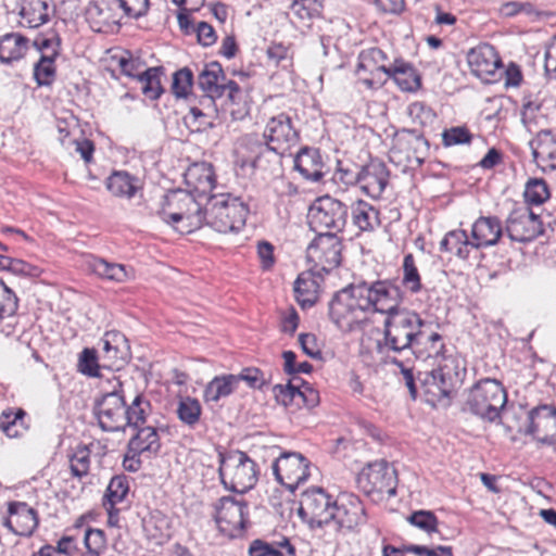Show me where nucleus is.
<instances>
[{
	"label": "nucleus",
	"mask_w": 556,
	"mask_h": 556,
	"mask_svg": "<svg viewBox=\"0 0 556 556\" xmlns=\"http://www.w3.org/2000/svg\"><path fill=\"white\" fill-rule=\"evenodd\" d=\"M424 319L414 311L402 308L383 320V337L377 341V352L383 361L396 355H409L421 339Z\"/></svg>",
	"instance_id": "f257e3e1"
},
{
	"label": "nucleus",
	"mask_w": 556,
	"mask_h": 556,
	"mask_svg": "<svg viewBox=\"0 0 556 556\" xmlns=\"http://www.w3.org/2000/svg\"><path fill=\"white\" fill-rule=\"evenodd\" d=\"M199 87L203 91L200 103L212 112L222 111L231 119L240 121L249 112L243 93L233 80L227 79L224 72H200Z\"/></svg>",
	"instance_id": "f03ea898"
},
{
	"label": "nucleus",
	"mask_w": 556,
	"mask_h": 556,
	"mask_svg": "<svg viewBox=\"0 0 556 556\" xmlns=\"http://www.w3.org/2000/svg\"><path fill=\"white\" fill-rule=\"evenodd\" d=\"M465 375L466 369L457 358H444V364L439 363L435 369L426 372L421 379L420 387L426 403L432 407L448 406Z\"/></svg>",
	"instance_id": "7ed1b4c3"
},
{
	"label": "nucleus",
	"mask_w": 556,
	"mask_h": 556,
	"mask_svg": "<svg viewBox=\"0 0 556 556\" xmlns=\"http://www.w3.org/2000/svg\"><path fill=\"white\" fill-rule=\"evenodd\" d=\"M367 301L358 283H351L334 293L329 302L330 320L342 331L362 329L368 324Z\"/></svg>",
	"instance_id": "20e7f679"
},
{
	"label": "nucleus",
	"mask_w": 556,
	"mask_h": 556,
	"mask_svg": "<svg viewBox=\"0 0 556 556\" xmlns=\"http://www.w3.org/2000/svg\"><path fill=\"white\" fill-rule=\"evenodd\" d=\"M159 214L164 222L175 226L181 233L193 232L205 222V208H202L191 193L182 190L167 193Z\"/></svg>",
	"instance_id": "39448f33"
},
{
	"label": "nucleus",
	"mask_w": 556,
	"mask_h": 556,
	"mask_svg": "<svg viewBox=\"0 0 556 556\" xmlns=\"http://www.w3.org/2000/svg\"><path fill=\"white\" fill-rule=\"evenodd\" d=\"M248 205L230 194H215L205 204L204 225L220 233L239 232L245 225Z\"/></svg>",
	"instance_id": "423d86ee"
},
{
	"label": "nucleus",
	"mask_w": 556,
	"mask_h": 556,
	"mask_svg": "<svg viewBox=\"0 0 556 556\" xmlns=\"http://www.w3.org/2000/svg\"><path fill=\"white\" fill-rule=\"evenodd\" d=\"M219 477L224 486L236 493H245L258 480V469L250 456L239 450L218 452Z\"/></svg>",
	"instance_id": "0eeeda50"
},
{
	"label": "nucleus",
	"mask_w": 556,
	"mask_h": 556,
	"mask_svg": "<svg viewBox=\"0 0 556 556\" xmlns=\"http://www.w3.org/2000/svg\"><path fill=\"white\" fill-rule=\"evenodd\" d=\"M507 403V393L496 379H481L470 390L466 405L468 409L483 420L494 422Z\"/></svg>",
	"instance_id": "6e6552de"
},
{
	"label": "nucleus",
	"mask_w": 556,
	"mask_h": 556,
	"mask_svg": "<svg viewBox=\"0 0 556 556\" xmlns=\"http://www.w3.org/2000/svg\"><path fill=\"white\" fill-rule=\"evenodd\" d=\"M349 215L348 206L330 197L316 199L308 210L309 227L316 232H341L346 225Z\"/></svg>",
	"instance_id": "1a4fd4ad"
},
{
	"label": "nucleus",
	"mask_w": 556,
	"mask_h": 556,
	"mask_svg": "<svg viewBox=\"0 0 556 556\" xmlns=\"http://www.w3.org/2000/svg\"><path fill=\"white\" fill-rule=\"evenodd\" d=\"M365 301H367L368 312H375L386 315L402 309L401 303L403 301V291L399 286L390 280H376L372 282L361 281L358 282Z\"/></svg>",
	"instance_id": "9d476101"
},
{
	"label": "nucleus",
	"mask_w": 556,
	"mask_h": 556,
	"mask_svg": "<svg viewBox=\"0 0 556 556\" xmlns=\"http://www.w3.org/2000/svg\"><path fill=\"white\" fill-rule=\"evenodd\" d=\"M342 241L334 232H319L306 249V260L318 274L341 263Z\"/></svg>",
	"instance_id": "9b49d317"
},
{
	"label": "nucleus",
	"mask_w": 556,
	"mask_h": 556,
	"mask_svg": "<svg viewBox=\"0 0 556 556\" xmlns=\"http://www.w3.org/2000/svg\"><path fill=\"white\" fill-rule=\"evenodd\" d=\"M361 491L369 495L372 493H387L395 495L397 476L396 470L384 459L367 464L356 477Z\"/></svg>",
	"instance_id": "f8f14e48"
},
{
	"label": "nucleus",
	"mask_w": 556,
	"mask_h": 556,
	"mask_svg": "<svg viewBox=\"0 0 556 556\" xmlns=\"http://www.w3.org/2000/svg\"><path fill=\"white\" fill-rule=\"evenodd\" d=\"M121 388V381L116 380L113 390L104 393L96 403V416L103 431H124L127 427L126 403Z\"/></svg>",
	"instance_id": "ddd939ff"
},
{
	"label": "nucleus",
	"mask_w": 556,
	"mask_h": 556,
	"mask_svg": "<svg viewBox=\"0 0 556 556\" xmlns=\"http://www.w3.org/2000/svg\"><path fill=\"white\" fill-rule=\"evenodd\" d=\"M276 480L291 492L309 477V460L298 452H283L273 463Z\"/></svg>",
	"instance_id": "4468645a"
},
{
	"label": "nucleus",
	"mask_w": 556,
	"mask_h": 556,
	"mask_svg": "<svg viewBox=\"0 0 556 556\" xmlns=\"http://www.w3.org/2000/svg\"><path fill=\"white\" fill-rule=\"evenodd\" d=\"M248 503L232 496H223L215 504L214 519L222 533L229 538L239 536L245 528Z\"/></svg>",
	"instance_id": "2eb2a0df"
},
{
	"label": "nucleus",
	"mask_w": 556,
	"mask_h": 556,
	"mask_svg": "<svg viewBox=\"0 0 556 556\" xmlns=\"http://www.w3.org/2000/svg\"><path fill=\"white\" fill-rule=\"evenodd\" d=\"M505 231L511 241L529 242L543 233L540 216L526 204L515 205L506 218Z\"/></svg>",
	"instance_id": "dca6fc26"
},
{
	"label": "nucleus",
	"mask_w": 556,
	"mask_h": 556,
	"mask_svg": "<svg viewBox=\"0 0 556 556\" xmlns=\"http://www.w3.org/2000/svg\"><path fill=\"white\" fill-rule=\"evenodd\" d=\"M333 501L321 488H312L302 493L299 515L312 523L321 526L332 520Z\"/></svg>",
	"instance_id": "f3484780"
},
{
	"label": "nucleus",
	"mask_w": 556,
	"mask_h": 556,
	"mask_svg": "<svg viewBox=\"0 0 556 556\" xmlns=\"http://www.w3.org/2000/svg\"><path fill=\"white\" fill-rule=\"evenodd\" d=\"M528 421L525 434L544 445L556 444V406L543 404L532 408Z\"/></svg>",
	"instance_id": "a211bd4d"
},
{
	"label": "nucleus",
	"mask_w": 556,
	"mask_h": 556,
	"mask_svg": "<svg viewBox=\"0 0 556 556\" xmlns=\"http://www.w3.org/2000/svg\"><path fill=\"white\" fill-rule=\"evenodd\" d=\"M332 515L341 529L354 530L367 521L365 506L361 498L349 492L340 493L333 501Z\"/></svg>",
	"instance_id": "6ab92c4d"
},
{
	"label": "nucleus",
	"mask_w": 556,
	"mask_h": 556,
	"mask_svg": "<svg viewBox=\"0 0 556 556\" xmlns=\"http://www.w3.org/2000/svg\"><path fill=\"white\" fill-rule=\"evenodd\" d=\"M266 144L276 148L279 152H288L299 141V134L292 125L291 117L286 113H280L271 117L264 130Z\"/></svg>",
	"instance_id": "aec40b11"
},
{
	"label": "nucleus",
	"mask_w": 556,
	"mask_h": 556,
	"mask_svg": "<svg viewBox=\"0 0 556 556\" xmlns=\"http://www.w3.org/2000/svg\"><path fill=\"white\" fill-rule=\"evenodd\" d=\"M116 0L91 1L86 9V20L96 33L112 34L119 27Z\"/></svg>",
	"instance_id": "412c9836"
},
{
	"label": "nucleus",
	"mask_w": 556,
	"mask_h": 556,
	"mask_svg": "<svg viewBox=\"0 0 556 556\" xmlns=\"http://www.w3.org/2000/svg\"><path fill=\"white\" fill-rule=\"evenodd\" d=\"M39 523L37 511L25 502H9L2 526L16 535L29 536Z\"/></svg>",
	"instance_id": "4be33fe9"
},
{
	"label": "nucleus",
	"mask_w": 556,
	"mask_h": 556,
	"mask_svg": "<svg viewBox=\"0 0 556 556\" xmlns=\"http://www.w3.org/2000/svg\"><path fill=\"white\" fill-rule=\"evenodd\" d=\"M389 169L378 160H372L359 169L358 185L364 193L372 199H379L389 182Z\"/></svg>",
	"instance_id": "5701e85b"
},
{
	"label": "nucleus",
	"mask_w": 556,
	"mask_h": 556,
	"mask_svg": "<svg viewBox=\"0 0 556 556\" xmlns=\"http://www.w3.org/2000/svg\"><path fill=\"white\" fill-rule=\"evenodd\" d=\"M286 152H279L276 148L255 140L251 143V155L244 161L256 170L276 175L281 170V157Z\"/></svg>",
	"instance_id": "b1692460"
},
{
	"label": "nucleus",
	"mask_w": 556,
	"mask_h": 556,
	"mask_svg": "<svg viewBox=\"0 0 556 556\" xmlns=\"http://www.w3.org/2000/svg\"><path fill=\"white\" fill-rule=\"evenodd\" d=\"M430 144L428 140L415 131H404L395 141L393 152L405 155L409 164L421 166L429 154Z\"/></svg>",
	"instance_id": "393cba45"
},
{
	"label": "nucleus",
	"mask_w": 556,
	"mask_h": 556,
	"mask_svg": "<svg viewBox=\"0 0 556 556\" xmlns=\"http://www.w3.org/2000/svg\"><path fill=\"white\" fill-rule=\"evenodd\" d=\"M533 161L543 172L556 169V137L551 130H541L530 141Z\"/></svg>",
	"instance_id": "a878e982"
},
{
	"label": "nucleus",
	"mask_w": 556,
	"mask_h": 556,
	"mask_svg": "<svg viewBox=\"0 0 556 556\" xmlns=\"http://www.w3.org/2000/svg\"><path fill=\"white\" fill-rule=\"evenodd\" d=\"M502 222L496 216H480L471 227L476 251L495 245L503 236Z\"/></svg>",
	"instance_id": "bb28decb"
},
{
	"label": "nucleus",
	"mask_w": 556,
	"mask_h": 556,
	"mask_svg": "<svg viewBox=\"0 0 556 556\" xmlns=\"http://www.w3.org/2000/svg\"><path fill=\"white\" fill-rule=\"evenodd\" d=\"M445 352V344L441 334L438 332L426 334L422 330L420 341L414 346L409 355L422 362L433 359L432 364L438 366L439 363L444 364V358H454L453 356H446Z\"/></svg>",
	"instance_id": "cd10ccee"
},
{
	"label": "nucleus",
	"mask_w": 556,
	"mask_h": 556,
	"mask_svg": "<svg viewBox=\"0 0 556 556\" xmlns=\"http://www.w3.org/2000/svg\"><path fill=\"white\" fill-rule=\"evenodd\" d=\"M323 168V157L316 148L304 147L294 157V169L306 180L320 181L324 177Z\"/></svg>",
	"instance_id": "c85d7f7f"
},
{
	"label": "nucleus",
	"mask_w": 556,
	"mask_h": 556,
	"mask_svg": "<svg viewBox=\"0 0 556 556\" xmlns=\"http://www.w3.org/2000/svg\"><path fill=\"white\" fill-rule=\"evenodd\" d=\"M34 47L39 53V59L33 70H53L52 66L60 58V37L53 31L38 35L34 40Z\"/></svg>",
	"instance_id": "c756f323"
},
{
	"label": "nucleus",
	"mask_w": 556,
	"mask_h": 556,
	"mask_svg": "<svg viewBox=\"0 0 556 556\" xmlns=\"http://www.w3.org/2000/svg\"><path fill=\"white\" fill-rule=\"evenodd\" d=\"M315 269L309 268L301 273L294 282L296 302L302 308L312 307L318 300L319 281Z\"/></svg>",
	"instance_id": "7c9ffc66"
},
{
	"label": "nucleus",
	"mask_w": 556,
	"mask_h": 556,
	"mask_svg": "<svg viewBox=\"0 0 556 556\" xmlns=\"http://www.w3.org/2000/svg\"><path fill=\"white\" fill-rule=\"evenodd\" d=\"M137 433L130 438L127 446L135 453L147 457L156 455L161 450V441L157 430L153 426L136 428Z\"/></svg>",
	"instance_id": "2f4dec72"
},
{
	"label": "nucleus",
	"mask_w": 556,
	"mask_h": 556,
	"mask_svg": "<svg viewBox=\"0 0 556 556\" xmlns=\"http://www.w3.org/2000/svg\"><path fill=\"white\" fill-rule=\"evenodd\" d=\"M105 186L114 197L125 199H131L141 189L140 179L125 170L113 172Z\"/></svg>",
	"instance_id": "473e14b6"
},
{
	"label": "nucleus",
	"mask_w": 556,
	"mask_h": 556,
	"mask_svg": "<svg viewBox=\"0 0 556 556\" xmlns=\"http://www.w3.org/2000/svg\"><path fill=\"white\" fill-rule=\"evenodd\" d=\"M379 215V211L364 200H357L351 206L353 225L361 231H374L377 229L381 225Z\"/></svg>",
	"instance_id": "72a5a7b5"
},
{
	"label": "nucleus",
	"mask_w": 556,
	"mask_h": 556,
	"mask_svg": "<svg viewBox=\"0 0 556 556\" xmlns=\"http://www.w3.org/2000/svg\"><path fill=\"white\" fill-rule=\"evenodd\" d=\"M440 250L451 252L460 260H468L470 252L476 250L472 239L465 230H452L440 242Z\"/></svg>",
	"instance_id": "f704fd0d"
},
{
	"label": "nucleus",
	"mask_w": 556,
	"mask_h": 556,
	"mask_svg": "<svg viewBox=\"0 0 556 556\" xmlns=\"http://www.w3.org/2000/svg\"><path fill=\"white\" fill-rule=\"evenodd\" d=\"M20 15L22 24L36 28L50 17L49 0H22Z\"/></svg>",
	"instance_id": "c9c22d12"
},
{
	"label": "nucleus",
	"mask_w": 556,
	"mask_h": 556,
	"mask_svg": "<svg viewBox=\"0 0 556 556\" xmlns=\"http://www.w3.org/2000/svg\"><path fill=\"white\" fill-rule=\"evenodd\" d=\"M28 39L20 34L10 33L0 38V61L10 64L22 59L28 50Z\"/></svg>",
	"instance_id": "e433bc0d"
},
{
	"label": "nucleus",
	"mask_w": 556,
	"mask_h": 556,
	"mask_svg": "<svg viewBox=\"0 0 556 556\" xmlns=\"http://www.w3.org/2000/svg\"><path fill=\"white\" fill-rule=\"evenodd\" d=\"M468 65L473 68L490 67L493 70H501L503 62L497 54L495 48L490 43H482L472 48L467 54Z\"/></svg>",
	"instance_id": "4c0bfd02"
},
{
	"label": "nucleus",
	"mask_w": 556,
	"mask_h": 556,
	"mask_svg": "<svg viewBox=\"0 0 556 556\" xmlns=\"http://www.w3.org/2000/svg\"><path fill=\"white\" fill-rule=\"evenodd\" d=\"M103 357L113 365L118 361H125L127 357V340L125 336L118 331H108L102 340Z\"/></svg>",
	"instance_id": "58836bf2"
},
{
	"label": "nucleus",
	"mask_w": 556,
	"mask_h": 556,
	"mask_svg": "<svg viewBox=\"0 0 556 556\" xmlns=\"http://www.w3.org/2000/svg\"><path fill=\"white\" fill-rule=\"evenodd\" d=\"M186 180L198 192L206 193L212 191L215 187L213 166L207 163L194 165L188 169Z\"/></svg>",
	"instance_id": "ea45409f"
},
{
	"label": "nucleus",
	"mask_w": 556,
	"mask_h": 556,
	"mask_svg": "<svg viewBox=\"0 0 556 556\" xmlns=\"http://www.w3.org/2000/svg\"><path fill=\"white\" fill-rule=\"evenodd\" d=\"M121 73L135 78L140 85L141 92L150 100L159 99L164 91L161 84V74L163 72H137L136 75L134 72Z\"/></svg>",
	"instance_id": "a19ab883"
},
{
	"label": "nucleus",
	"mask_w": 556,
	"mask_h": 556,
	"mask_svg": "<svg viewBox=\"0 0 556 556\" xmlns=\"http://www.w3.org/2000/svg\"><path fill=\"white\" fill-rule=\"evenodd\" d=\"M235 375H223L210 381L204 390L206 402H218L222 397L230 395L237 388Z\"/></svg>",
	"instance_id": "79ce46f5"
},
{
	"label": "nucleus",
	"mask_w": 556,
	"mask_h": 556,
	"mask_svg": "<svg viewBox=\"0 0 556 556\" xmlns=\"http://www.w3.org/2000/svg\"><path fill=\"white\" fill-rule=\"evenodd\" d=\"M150 401L142 394L137 395L129 405H126L127 427H144L148 416L151 414Z\"/></svg>",
	"instance_id": "37998d69"
},
{
	"label": "nucleus",
	"mask_w": 556,
	"mask_h": 556,
	"mask_svg": "<svg viewBox=\"0 0 556 556\" xmlns=\"http://www.w3.org/2000/svg\"><path fill=\"white\" fill-rule=\"evenodd\" d=\"M91 451L86 444H78L72 453L67 455L71 475L81 480L89 475Z\"/></svg>",
	"instance_id": "c03bdc74"
},
{
	"label": "nucleus",
	"mask_w": 556,
	"mask_h": 556,
	"mask_svg": "<svg viewBox=\"0 0 556 556\" xmlns=\"http://www.w3.org/2000/svg\"><path fill=\"white\" fill-rule=\"evenodd\" d=\"M91 268L96 275L111 281L124 282L129 278V271L125 265L109 263L103 258L93 260Z\"/></svg>",
	"instance_id": "a18cd8bd"
},
{
	"label": "nucleus",
	"mask_w": 556,
	"mask_h": 556,
	"mask_svg": "<svg viewBox=\"0 0 556 556\" xmlns=\"http://www.w3.org/2000/svg\"><path fill=\"white\" fill-rule=\"evenodd\" d=\"M549 189L542 178H531L526 184L523 197L526 205H541L549 198Z\"/></svg>",
	"instance_id": "49530a36"
},
{
	"label": "nucleus",
	"mask_w": 556,
	"mask_h": 556,
	"mask_svg": "<svg viewBox=\"0 0 556 556\" xmlns=\"http://www.w3.org/2000/svg\"><path fill=\"white\" fill-rule=\"evenodd\" d=\"M176 412L181 422L193 428L200 420L202 408L197 399L186 396L180 399Z\"/></svg>",
	"instance_id": "de8ad7c7"
},
{
	"label": "nucleus",
	"mask_w": 556,
	"mask_h": 556,
	"mask_svg": "<svg viewBox=\"0 0 556 556\" xmlns=\"http://www.w3.org/2000/svg\"><path fill=\"white\" fill-rule=\"evenodd\" d=\"M386 55L379 48H371L361 53L359 63L357 70H366L370 66V62H374V70H413L410 65L405 63L395 64L393 67H389L383 63Z\"/></svg>",
	"instance_id": "09e8293b"
},
{
	"label": "nucleus",
	"mask_w": 556,
	"mask_h": 556,
	"mask_svg": "<svg viewBox=\"0 0 556 556\" xmlns=\"http://www.w3.org/2000/svg\"><path fill=\"white\" fill-rule=\"evenodd\" d=\"M402 270H403V278H402L403 286L409 292L418 293L422 288L421 278H420L418 268L415 263V257L412 253H408L404 256Z\"/></svg>",
	"instance_id": "8fccbe9b"
},
{
	"label": "nucleus",
	"mask_w": 556,
	"mask_h": 556,
	"mask_svg": "<svg viewBox=\"0 0 556 556\" xmlns=\"http://www.w3.org/2000/svg\"><path fill=\"white\" fill-rule=\"evenodd\" d=\"M386 364L395 365L401 369L403 381L408 389L409 395L413 400L417 397L418 387L415 382V377L413 374V361L410 357L401 358L396 355L391 358L383 361Z\"/></svg>",
	"instance_id": "3c124183"
},
{
	"label": "nucleus",
	"mask_w": 556,
	"mask_h": 556,
	"mask_svg": "<svg viewBox=\"0 0 556 556\" xmlns=\"http://www.w3.org/2000/svg\"><path fill=\"white\" fill-rule=\"evenodd\" d=\"M18 308L16 294L0 280V323L4 319H14Z\"/></svg>",
	"instance_id": "603ef678"
},
{
	"label": "nucleus",
	"mask_w": 556,
	"mask_h": 556,
	"mask_svg": "<svg viewBox=\"0 0 556 556\" xmlns=\"http://www.w3.org/2000/svg\"><path fill=\"white\" fill-rule=\"evenodd\" d=\"M323 4L318 0H294L291 4L292 13L302 22H311L320 15Z\"/></svg>",
	"instance_id": "864d4df0"
},
{
	"label": "nucleus",
	"mask_w": 556,
	"mask_h": 556,
	"mask_svg": "<svg viewBox=\"0 0 556 556\" xmlns=\"http://www.w3.org/2000/svg\"><path fill=\"white\" fill-rule=\"evenodd\" d=\"M268 59V66L281 67L287 70L292 66V54L290 49L282 43H273L267 48L266 51Z\"/></svg>",
	"instance_id": "5fc2aeb1"
},
{
	"label": "nucleus",
	"mask_w": 556,
	"mask_h": 556,
	"mask_svg": "<svg viewBox=\"0 0 556 556\" xmlns=\"http://www.w3.org/2000/svg\"><path fill=\"white\" fill-rule=\"evenodd\" d=\"M388 78L406 92L417 91L421 86V77L417 72H383Z\"/></svg>",
	"instance_id": "6e6d98bb"
},
{
	"label": "nucleus",
	"mask_w": 556,
	"mask_h": 556,
	"mask_svg": "<svg viewBox=\"0 0 556 556\" xmlns=\"http://www.w3.org/2000/svg\"><path fill=\"white\" fill-rule=\"evenodd\" d=\"M129 491V483L126 476H114L106 489L105 498L113 507L121 503Z\"/></svg>",
	"instance_id": "4d7b16f0"
},
{
	"label": "nucleus",
	"mask_w": 556,
	"mask_h": 556,
	"mask_svg": "<svg viewBox=\"0 0 556 556\" xmlns=\"http://www.w3.org/2000/svg\"><path fill=\"white\" fill-rule=\"evenodd\" d=\"M131 60V53L119 48L109 49L101 59L103 70H126Z\"/></svg>",
	"instance_id": "13d9d810"
},
{
	"label": "nucleus",
	"mask_w": 556,
	"mask_h": 556,
	"mask_svg": "<svg viewBox=\"0 0 556 556\" xmlns=\"http://www.w3.org/2000/svg\"><path fill=\"white\" fill-rule=\"evenodd\" d=\"M100 366L98 363V355L94 349L86 348L79 354L78 370L88 377H99Z\"/></svg>",
	"instance_id": "bf43d9fd"
},
{
	"label": "nucleus",
	"mask_w": 556,
	"mask_h": 556,
	"mask_svg": "<svg viewBox=\"0 0 556 556\" xmlns=\"http://www.w3.org/2000/svg\"><path fill=\"white\" fill-rule=\"evenodd\" d=\"M408 522L427 533H432L438 531V518L430 510H417L414 511L408 518Z\"/></svg>",
	"instance_id": "052dcab7"
},
{
	"label": "nucleus",
	"mask_w": 556,
	"mask_h": 556,
	"mask_svg": "<svg viewBox=\"0 0 556 556\" xmlns=\"http://www.w3.org/2000/svg\"><path fill=\"white\" fill-rule=\"evenodd\" d=\"M472 135L465 126H456L445 129L442 134V142L445 147L470 143Z\"/></svg>",
	"instance_id": "680f3d73"
},
{
	"label": "nucleus",
	"mask_w": 556,
	"mask_h": 556,
	"mask_svg": "<svg viewBox=\"0 0 556 556\" xmlns=\"http://www.w3.org/2000/svg\"><path fill=\"white\" fill-rule=\"evenodd\" d=\"M193 86L192 72H174L172 91L176 98H187Z\"/></svg>",
	"instance_id": "e2e57ef3"
},
{
	"label": "nucleus",
	"mask_w": 556,
	"mask_h": 556,
	"mask_svg": "<svg viewBox=\"0 0 556 556\" xmlns=\"http://www.w3.org/2000/svg\"><path fill=\"white\" fill-rule=\"evenodd\" d=\"M25 416L23 409H17L15 413L11 409L3 410L0 415V429L9 437L16 438L18 432L15 429L18 419Z\"/></svg>",
	"instance_id": "0e129e2a"
},
{
	"label": "nucleus",
	"mask_w": 556,
	"mask_h": 556,
	"mask_svg": "<svg viewBox=\"0 0 556 556\" xmlns=\"http://www.w3.org/2000/svg\"><path fill=\"white\" fill-rule=\"evenodd\" d=\"M404 551L416 556H453V548L445 545L430 548L425 545L407 544L404 545Z\"/></svg>",
	"instance_id": "69168bd1"
},
{
	"label": "nucleus",
	"mask_w": 556,
	"mask_h": 556,
	"mask_svg": "<svg viewBox=\"0 0 556 556\" xmlns=\"http://www.w3.org/2000/svg\"><path fill=\"white\" fill-rule=\"evenodd\" d=\"M273 392L277 403L289 406L293 402L298 403L299 387H295L289 381L286 386L276 384L273 388Z\"/></svg>",
	"instance_id": "338daca9"
},
{
	"label": "nucleus",
	"mask_w": 556,
	"mask_h": 556,
	"mask_svg": "<svg viewBox=\"0 0 556 556\" xmlns=\"http://www.w3.org/2000/svg\"><path fill=\"white\" fill-rule=\"evenodd\" d=\"M237 377V384L240 381H245L250 388L262 389L266 383V378L263 371L256 367H248L241 370Z\"/></svg>",
	"instance_id": "774afa93"
}]
</instances>
